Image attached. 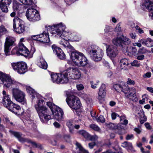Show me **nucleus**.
<instances>
[{
	"instance_id": "53",
	"label": "nucleus",
	"mask_w": 153,
	"mask_h": 153,
	"mask_svg": "<svg viewBox=\"0 0 153 153\" xmlns=\"http://www.w3.org/2000/svg\"><path fill=\"white\" fill-rule=\"evenodd\" d=\"M31 37L33 40L40 41V40L39 39H40L39 37V34L32 36H31Z\"/></svg>"
},
{
	"instance_id": "31",
	"label": "nucleus",
	"mask_w": 153,
	"mask_h": 153,
	"mask_svg": "<svg viewBox=\"0 0 153 153\" xmlns=\"http://www.w3.org/2000/svg\"><path fill=\"white\" fill-rule=\"evenodd\" d=\"M60 74L53 73L51 75V79L52 82L54 83H56L58 84L59 83V81Z\"/></svg>"
},
{
	"instance_id": "7",
	"label": "nucleus",
	"mask_w": 153,
	"mask_h": 153,
	"mask_svg": "<svg viewBox=\"0 0 153 153\" xmlns=\"http://www.w3.org/2000/svg\"><path fill=\"white\" fill-rule=\"evenodd\" d=\"M112 42L114 45L119 47L123 51L125 50L127 51V45H129L131 42L128 38L124 36L114 39Z\"/></svg>"
},
{
	"instance_id": "23",
	"label": "nucleus",
	"mask_w": 153,
	"mask_h": 153,
	"mask_svg": "<svg viewBox=\"0 0 153 153\" xmlns=\"http://www.w3.org/2000/svg\"><path fill=\"white\" fill-rule=\"evenodd\" d=\"M144 5L150 11V16L153 17V0H145Z\"/></svg>"
},
{
	"instance_id": "39",
	"label": "nucleus",
	"mask_w": 153,
	"mask_h": 153,
	"mask_svg": "<svg viewBox=\"0 0 153 153\" xmlns=\"http://www.w3.org/2000/svg\"><path fill=\"white\" fill-rule=\"evenodd\" d=\"M148 52L147 50L143 47H141L138 50V53L139 54H143L147 53Z\"/></svg>"
},
{
	"instance_id": "49",
	"label": "nucleus",
	"mask_w": 153,
	"mask_h": 153,
	"mask_svg": "<svg viewBox=\"0 0 153 153\" xmlns=\"http://www.w3.org/2000/svg\"><path fill=\"white\" fill-rule=\"evenodd\" d=\"M131 53L134 56H135L136 54H137V50L135 47H132L131 48Z\"/></svg>"
},
{
	"instance_id": "29",
	"label": "nucleus",
	"mask_w": 153,
	"mask_h": 153,
	"mask_svg": "<svg viewBox=\"0 0 153 153\" xmlns=\"http://www.w3.org/2000/svg\"><path fill=\"white\" fill-rule=\"evenodd\" d=\"M37 65L39 67L45 69H46L47 68V64L43 58H40L37 62Z\"/></svg>"
},
{
	"instance_id": "34",
	"label": "nucleus",
	"mask_w": 153,
	"mask_h": 153,
	"mask_svg": "<svg viewBox=\"0 0 153 153\" xmlns=\"http://www.w3.org/2000/svg\"><path fill=\"white\" fill-rule=\"evenodd\" d=\"M78 133L82 135L85 138H88L89 137V134L86 131L84 130H82L78 132Z\"/></svg>"
},
{
	"instance_id": "11",
	"label": "nucleus",
	"mask_w": 153,
	"mask_h": 153,
	"mask_svg": "<svg viewBox=\"0 0 153 153\" xmlns=\"http://www.w3.org/2000/svg\"><path fill=\"white\" fill-rule=\"evenodd\" d=\"M27 19L31 22H36L40 19V17L38 11L33 8H28L26 12Z\"/></svg>"
},
{
	"instance_id": "46",
	"label": "nucleus",
	"mask_w": 153,
	"mask_h": 153,
	"mask_svg": "<svg viewBox=\"0 0 153 153\" xmlns=\"http://www.w3.org/2000/svg\"><path fill=\"white\" fill-rule=\"evenodd\" d=\"M97 121L98 122L104 123L105 121V119L102 116L100 115L97 119Z\"/></svg>"
},
{
	"instance_id": "17",
	"label": "nucleus",
	"mask_w": 153,
	"mask_h": 153,
	"mask_svg": "<svg viewBox=\"0 0 153 153\" xmlns=\"http://www.w3.org/2000/svg\"><path fill=\"white\" fill-rule=\"evenodd\" d=\"M106 52L107 56L111 58L116 57L118 53L116 47L112 45H109L107 47Z\"/></svg>"
},
{
	"instance_id": "26",
	"label": "nucleus",
	"mask_w": 153,
	"mask_h": 153,
	"mask_svg": "<svg viewBox=\"0 0 153 153\" xmlns=\"http://www.w3.org/2000/svg\"><path fill=\"white\" fill-rule=\"evenodd\" d=\"M120 67L121 69L126 70L128 69L129 64L128 60L126 59H121L120 62Z\"/></svg>"
},
{
	"instance_id": "3",
	"label": "nucleus",
	"mask_w": 153,
	"mask_h": 153,
	"mask_svg": "<svg viewBox=\"0 0 153 153\" xmlns=\"http://www.w3.org/2000/svg\"><path fill=\"white\" fill-rule=\"evenodd\" d=\"M70 57L74 63L77 66L84 67L88 63L87 58L82 53L77 51L72 52Z\"/></svg>"
},
{
	"instance_id": "63",
	"label": "nucleus",
	"mask_w": 153,
	"mask_h": 153,
	"mask_svg": "<svg viewBox=\"0 0 153 153\" xmlns=\"http://www.w3.org/2000/svg\"><path fill=\"white\" fill-rule=\"evenodd\" d=\"M146 90L150 92L153 93V88L148 87L146 88Z\"/></svg>"
},
{
	"instance_id": "40",
	"label": "nucleus",
	"mask_w": 153,
	"mask_h": 153,
	"mask_svg": "<svg viewBox=\"0 0 153 153\" xmlns=\"http://www.w3.org/2000/svg\"><path fill=\"white\" fill-rule=\"evenodd\" d=\"M90 127L94 131L100 132V128L97 125L94 124H91L90 126Z\"/></svg>"
},
{
	"instance_id": "27",
	"label": "nucleus",
	"mask_w": 153,
	"mask_h": 153,
	"mask_svg": "<svg viewBox=\"0 0 153 153\" xmlns=\"http://www.w3.org/2000/svg\"><path fill=\"white\" fill-rule=\"evenodd\" d=\"M27 91L32 96V100L34 99H36L39 94L36 92L34 89L30 87H27L26 88Z\"/></svg>"
},
{
	"instance_id": "30",
	"label": "nucleus",
	"mask_w": 153,
	"mask_h": 153,
	"mask_svg": "<svg viewBox=\"0 0 153 153\" xmlns=\"http://www.w3.org/2000/svg\"><path fill=\"white\" fill-rule=\"evenodd\" d=\"M76 149L77 153H88V152L85 150L82 147L81 144L76 142Z\"/></svg>"
},
{
	"instance_id": "9",
	"label": "nucleus",
	"mask_w": 153,
	"mask_h": 153,
	"mask_svg": "<svg viewBox=\"0 0 153 153\" xmlns=\"http://www.w3.org/2000/svg\"><path fill=\"white\" fill-rule=\"evenodd\" d=\"M13 97L16 100L23 105L26 104L25 98V94L24 92L17 88H13L12 89Z\"/></svg>"
},
{
	"instance_id": "21",
	"label": "nucleus",
	"mask_w": 153,
	"mask_h": 153,
	"mask_svg": "<svg viewBox=\"0 0 153 153\" xmlns=\"http://www.w3.org/2000/svg\"><path fill=\"white\" fill-rule=\"evenodd\" d=\"M59 78V84H64L67 83L69 79V76L67 71L60 74Z\"/></svg>"
},
{
	"instance_id": "19",
	"label": "nucleus",
	"mask_w": 153,
	"mask_h": 153,
	"mask_svg": "<svg viewBox=\"0 0 153 153\" xmlns=\"http://www.w3.org/2000/svg\"><path fill=\"white\" fill-rule=\"evenodd\" d=\"M18 48L19 50L20 55L25 57L29 56V51L23 43H19Z\"/></svg>"
},
{
	"instance_id": "38",
	"label": "nucleus",
	"mask_w": 153,
	"mask_h": 153,
	"mask_svg": "<svg viewBox=\"0 0 153 153\" xmlns=\"http://www.w3.org/2000/svg\"><path fill=\"white\" fill-rule=\"evenodd\" d=\"M99 81L98 80L96 81V82L93 81H91L90 84L91 87L93 89H96L97 88V86L99 84Z\"/></svg>"
},
{
	"instance_id": "41",
	"label": "nucleus",
	"mask_w": 153,
	"mask_h": 153,
	"mask_svg": "<svg viewBox=\"0 0 153 153\" xmlns=\"http://www.w3.org/2000/svg\"><path fill=\"white\" fill-rule=\"evenodd\" d=\"M28 143H31L33 147L40 148L41 147L40 144H37L35 142L32 141L30 140H29Z\"/></svg>"
},
{
	"instance_id": "36",
	"label": "nucleus",
	"mask_w": 153,
	"mask_h": 153,
	"mask_svg": "<svg viewBox=\"0 0 153 153\" xmlns=\"http://www.w3.org/2000/svg\"><path fill=\"white\" fill-rule=\"evenodd\" d=\"M21 3L25 5H31L33 3L32 0H19Z\"/></svg>"
},
{
	"instance_id": "54",
	"label": "nucleus",
	"mask_w": 153,
	"mask_h": 153,
	"mask_svg": "<svg viewBox=\"0 0 153 153\" xmlns=\"http://www.w3.org/2000/svg\"><path fill=\"white\" fill-rule=\"evenodd\" d=\"M76 88L77 90L80 91L82 90L84 88V86L82 84H80L76 85Z\"/></svg>"
},
{
	"instance_id": "4",
	"label": "nucleus",
	"mask_w": 153,
	"mask_h": 153,
	"mask_svg": "<svg viewBox=\"0 0 153 153\" xmlns=\"http://www.w3.org/2000/svg\"><path fill=\"white\" fill-rule=\"evenodd\" d=\"M86 51L95 61H100L104 54L103 50L96 45L88 47Z\"/></svg>"
},
{
	"instance_id": "16",
	"label": "nucleus",
	"mask_w": 153,
	"mask_h": 153,
	"mask_svg": "<svg viewBox=\"0 0 153 153\" xmlns=\"http://www.w3.org/2000/svg\"><path fill=\"white\" fill-rule=\"evenodd\" d=\"M0 79L4 86L6 87H10L13 83L10 77L1 72H0Z\"/></svg>"
},
{
	"instance_id": "1",
	"label": "nucleus",
	"mask_w": 153,
	"mask_h": 153,
	"mask_svg": "<svg viewBox=\"0 0 153 153\" xmlns=\"http://www.w3.org/2000/svg\"><path fill=\"white\" fill-rule=\"evenodd\" d=\"M66 26L62 23L55 25L51 27L52 33L56 34L61 39L59 42V44L66 49L71 50H73V48L69 44L68 41L71 38L70 32L64 31Z\"/></svg>"
},
{
	"instance_id": "51",
	"label": "nucleus",
	"mask_w": 153,
	"mask_h": 153,
	"mask_svg": "<svg viewBox=\"0 0 153 153\" xmlns=\"http://www.w3.org/2000/svg\"><path fill=\"white\" fill-rule=\"evenodd\" d=\"M137 59L139 60H142L144 58V55L143 54H139L138 53H137Z\"/></svg>"
},
{
	"instance_id": "10",
	"label": "nucleus",
	"mask_w": 153,
	"mask_h": 153,
	"mask_svg": "<svg viewBox=\"0 0 153 153\" xmlns=\"http://www.w3.org/2000/svg\"><path fill=\"white\" fill-rule=\"evenodd\" d=\"M44 101L43 100H39L37 104L35 105V108L39 115L40 120L44 123V120L43 119V115L47 113L48 110L45 106L43 105V102Z\"/></svg>"
},
{
	"instance_id": "24",
	"label": "nucleus",
	"mask_w": 153,
	"mask_h": 153,
	"mask_svg": "<svg viewBox=\"0 0 153 153\" xmlns=\"http://www.w3.org/2000/svg\"><path fill=\"white\" fill-rule=\"evenodd\" d=\"M40 42L44 43H48L50 42L48 33L44 31L42 33L39 34Z\"/></svg>"
},
{
	"instance_id": "62",
	"label": "nucleus",
	"mask_w": 153,
	"mask_h": 153,
	"mask_svg": "<svg viewBox=\"0 0 153 153\" xmlns=\"http://www.w3.org/2000/svg\"><path fill=\"white\" fill-rule=\"evenodd\" d=\"M96 143L95 142L89 143L88 146L89 148L91 149L93 148V147L95 145Z\"/></svg>"
},
{
	"instance_id": "59",
	"label": "nucleus",
	"mask_w": 153,
	"mask_h": 153,
	"mask_svg": "<svg viewBox=\"0 0 153 153\" xmlns=\"http://www.w3.org/2000/svg\"><path fill=\"white\" fill-rule=\"evenodd\" d=\"M142 98V101L145 102L146 101H147L148 100V96L146 94H144L143 95Z\"/></svg>"
},
{
	"instance_id": "58",
	"label": "nucleus",
	"mask_w": 153,
	"mask_h": 153,
	"mask_svg": "<svg viewBox=\"0 0 153 153\" xmlns=\"http://www.w3.org/2000/svg\"><path fill=\"white\" fill-rule=\"evenodd\" d=\"M45 99L47 100H49L50 101L52 100V99L51 97L48 94H47L45 95Z\"/></svg>"
},
{
	"instance_id": "50",
	"label": "nucleus",
	"mask_w": 153,
	"mask_h": 153,
	"mask_svg": "<svg viewBox=\"0 0 153 153\" xmlns=\"http://www.w3.org/2000/svg\"><path fill=\"white\" fill-rule=\"evenodd\" d=\"M127 83L128 85H134L135 84L134 81L131 80L130 78H128V80L127 81Z\"/></svg>"
},
{
	"instance_id": "64",
	"label": "nucleus",
	"mask_w": 153,
	"mask_h": 153,
	"mask_svg": "<svg viewBox=\"0 0 153 153\" xmlns=\"http://www.w3.org/2000/svg\"><path fill=\"white\" fill-rule=\"evenodd\" d=\"M119 117L120 118V120L121 121H123L125 119V118H126V117L124 115H123L120 116H119Z\"/></svg>"
},
{
	"instance_id": "44",
	"label": "nucleus",
	"mask_w": 153,
	"mask_h": 153,
	"mask_svg": "<svg viewBox=\"0 0 153 153\" xmlns=\"http://www.w3.org/2000/svg\"><path fill=\"white\" fill-rule=\"evenodd\" d=\"M147 120L146 116H145L144 114H143L140 118V123L141 124H143Z\"/></svg>"
},
{
	"instance_id": "35",
	"label": "nucleus",
	"mask_w": 153,
	"mask_h": 153,
	"mask_svg": "<svg viewBox=\"0 0 153 153\" xmlns=\"http://www.w3.org/2000/svg\"><path fill=\"white\" fill-rule=\"evenodd\" d=\"M9 132L11 135L14 136L18 139H19L22 136V134L19 132H15L12 130H10Z\"/></svg>"
},
{
	"instance_id": "37",
	"label": "nucleus",
	"mask_w": 153,
	"mask_h": 153,
	"mask_svg": "<svg viewBox=\"0 0 153 153\" xmlns=\"http://www.w3.org/2000/svg\"><path fill=\"white\" fill-rule=\"evenodd\" d=\"M8 33V31L5 27L3 25H1L0 26V33L2 34H4Z\"/></svg>"
},
{
	"instance_id": "55",
	"label": "nucleus",
	"mask_w": 153,
	"mask_h": 153,
	"mask_svg": "<svg viewBox=\"0 0 153 153\" xmlns=\"http://www.w3.org/2000/svg\"><path fill=\"white\" fill-rule=\"evenodd\" d=\"M111 116L113 120H115L117 116L119 117V115L115 112H113L111 114Z\"/></svg>"
},
{
	"instance_id": "20",
	"label": "nucleus",
	"mask_w": 153,
	"mask_h": 153,
	"mask_svg": "<svg viewBox=\"0 0 153 153\" xmlns=\"http://www.w3.org/2000/svg\"><path fill=\"white\" fill-rule=\"evenodd\" d=\"M11 2V0H1L0 1V8L3 12L6 13L8 12V7Z\"/></svg>"
},
{
	"instance_id": "15",
	"label": "nucleus",
	"mask_w": 153,
	"mask_h": 153,
	"mask_svg": "<svg viewBox=\"0 0 153 153\" xmlns=\"http://www.w3.org/2000/svg\"><path fill=\"white\" fill-rule=\"evenodd\" d=\"M66 71L69 79H78L81 76V73L80 71L76 68H68Z\"/></svg>"
},
{
	"instance_id": "56",
	"label": "nucleus",
	"mask_w": 153,
	"mask_h": 153,
	"mask_svg": "<svg viewBox=\"0 0 153 153\" xmlns=\"http://www.w3.org/2000/svg\"><path fill=\"white\" fill-rule=\"evenodd\" d=\"M134 138V135L132 134H128L126 137V139L127 140H130Z\"/></svg>"
},
{
	"instance_id": "45",
	"label": "nucleus",
	"mask_w": 153,
	"mask_h": 153,
	"mask_svg": "<svg viewBox=\"0 0 153 153\" xmlns=\"http://www.w3.org/2000/svg\"><path fill=\"white\" fill-rule=\"evenodd\" d=\"M131 65L132 66L139 67L140 66V64L138 62L137 60H135L131 63Z\"/></svg>"
},
{
	"instance_id": "42",
	"label": "nucleus",
	"mask_w": 153,
	"mask_h": 153,
	"mask_svg": "<svg viewBox=\"0 0 153 153\" xmlns=\"http://www.w3.org/2000/svg\"><path fill=\"white\" fill-rule=\"evenodd\" d=\"M19 50L18 48L16 47L13 48L11 51V53L13 54H16L17 55H20Z\"/></svg>"
},
{
	"instance_id": "12",
	"label": "nucleus",
	"mask_w": 153,
	"mask_h": 153,
	"mask_svg": "<svg viewBox=\"0 0 153 153\" xmlns=\"http://www.w3.org/2000/svg\"><path fill=\"white\" fill-rule=\"evenodd\" d=\"M13 27L15 31L19 33H22L25 31V26L24 22L18 17H15L13 20Z\"/></svg>"
},
{
	"instance_id": "25",
	"label": "nucleus",
	"mask_w": 153,
	"mask_h": 153,
	"mask_svg": "<svg viewBox=\"0 0 153 153\" xmlns=\"http://www.w3.org/2000/svg\"><path fill=\"white\" fill-rule=\"evenodd\" d=\"M139 42L149 47H151L153 46V41L150 38L146 39H141Z\"/></svg>"
},
{
	"instance_id": "2",
	"label": "nucleus",
	"mask_w": 153,
	"mask_h": 153,
	"mask_svg": "<svg viewBox=\"0 0 153 153\" xmlns=\"http://www.w3.org/2000/svg\"><path fill=\"white\" fill-rule=\"evenodd\" d=\"M113 88L117 92H123L126 94L128 98L133 101H136L137 100L135 88H129L128 87L127 85L124 82H122L120 84L114 85Z\"/></svg>"
},
{
	"instance_id": "33",
	"label": "nucleus",
	"mask_w": 153,
	"mask_h": 153,
	"mask_svg": "<svg viewBox=\"0 0 153 153\" xmlns=\"http://www.w3.org/2000/svg\"><path fill=\"white\" fill-rule=\"evenodd\" d=\"M113 30L112 28L108 25L105 26L104 29L105 34L106 36H109L111 34V32Z\"/></svg>"
},
{
	"instance_id": "43",
	"label": "nucleus",
	"mask_w": 153,
	"mask_h": 153,
	"mask_svg": "<svg viewBox=\"0 0 153 153\" xmlns=\"http://www.w3.org/2000/svg\"><path fill=\"white\" fill-rule=\"evenodd\" d=\"M51 119H52L51 116L49 115H47L45 114L43 115V119L44 120V123L45 122V121H47Z\"/></svg>"
},
{
	"instance_id": "60",
	"label": "nucleus",
	"mask_w": 153,
	"mask_h": 153,
	"mask_svg": "<svg viewBox=\"0 0 153 153\" xmlns=\"http://www.w3.org/2000/svg\"><path fill=\"white\" fill-rule=\"evenodd\" d=\"M19 141L21 142H27L28 143V141L29 140H28L26 138H21V137L19 139H18Z\"/></svg>"
},
{
	"instance_id": "22",
	"label": "nucleus",
	"mask_w": 153,
	"mask_h": 153,
	"mask_svg": "<svg viewBox=\"0 0 153 153\" xmlns=\"http://www.w3.org/2000/svg\"><path fill=\"white\" fill-rule=\"evenodd\" d=\"M106 89L105 85L102 84L100 87L98 93V98L99 100H101L104 98L106 94Z\"/></svg>"
},
{
	"instance_id": "5",
	"label": "nucleus",
	"mask_w": 153,
	"mask_h": 153,
	"mask_svg": "<svg viewBox=\"0 0 153 153\" xmlns=\"http://www.w3.org/2000/svg\"><path fill=\"white\" fill-rule=\"evenodd\" d=\"M47 105L52 111L53 118L58 121H60L63 119V113L61 108L57 107L50 101L47 102Z\"/></svg>"
},
{
	"instance_id": "57",
	"label": "nucleus",
	"mask_w": 153,
	"mask_h": 153,
	"mask_svg": "<svg viewBox=\"0 0 153 153\" xmlns=\"http://www.w3.org/2000/svg\"><path fill=\"white\" fill-rule=\"evenodd\" d=\"M151 74L150 72H148L146 73L143 75L144 78H149L151 76Z\"/></svg>"
},
{
	"instance_id": "18",
	"label": "nucleus",
	"mask_w": 153,
	"mask_h": 153,
	"mask_svg": "<svg viewBox=\"0 0 153 153\" xmlns=\"http://www.w3.org/2000/svg\"><path fill=\"white\" fill-rule=\"evenodd\" d=\"M52 47L53 52L57 55L60 59H63L65 58V55L60 48L55 45H52Z\"/></svg>"
},
{
	"instance_id": "47",
	"label": "nucleus",
	"mask_w": 153,
	"mask_h": 153,
	"mask_svg": "<svg viewBox=\"0 0 153 153\" xmlns=\"http://www.w3.org/2000/svg\"><path fill=\"white\" fill-rule=\"evenodd\" d=\"M70 33L71 34V38L70 40L73 41H77L79 40V38L77 36L73 35L72 33Z\"/></svg>"
},
{
	"instance_id": "13",
	"label": "nucleus",
	"mask_w": 153,
	"mask_h": 153,
	"mask_svg": "<svg viewBox=\"0 0 153 153\" xmlns=\"http://www.w3.org/2000/svg\"><path fill=\"white\" fill-rule=\"evenodd\" d=\"M15 38L13 37L8 36L6 37L4 46V52L6 56L10 55V52L12 47L15 45Z\"/></svg>"
},
{
	"instance_id": "52",
	"label": "nucleus",
	"mask_w": 153,
	"mask_h": 153,
	"mask_svg": "<svg viewBox=\"0 0 153 153\" xmlns=\"http://www.w3.org/2000/svg\"><path fill=\"white\" fill-rule=\"evenodd\" d=\"M62 138L65 141H67L70 139V136L69 134H64Z\"/></svg>"
},
{
	"instance_id": "28",
	"label": "nucleus",
	"mask_w": 153,
	"mask_h": 153,
	"mask_svg": "<svg viewBox=\"0 0 153 153\" xmlns=\"http://www.w3.org/2000/svg\"><path fill=\"white\" fill-rule=\"evenodd\" d=\"M122 146L126 149L129 152L134 151V150L132 143H131L125 141L122 143Z\"/></svg>"
},
{
	"instance_id": "8",
	"label": "nucleus",
	"mask_w": 153,
	"mask_h": 153,
	"mask_svg": "<svg viewBox=\"0 0 153 153\" xmlns=\"http://www.w3.org/2000/svg\"><path fill=\"white\" fill-rule=\"evenodd\" d=\"M66 101L69 107L72 109L76 110L80 107V102L79 98L71 94L67 93Z\"/></svg>"
},
{
	"instance_id": "14",
	"label": "nucleus",
	"mask_w": 153,
	"mask_h": 153,
	"mask_svg": "<svg viewBox=\"0 0 153 153\" xmlns=\"http://www.w3.org/2000/svg\"><path fill=\"white\" fill-rule=\"evenodd\" d=\"M12 66L15 71L20 74L25 73L27 71V65L23 62L12 63Z\"/></svg>"
},
{
	"instance_id": "6",
	"label": "nucleus",
	"mask_w": 153,
	"mask_h": 153,
	"mask_svg": "<svg viewBox=\"0 0 153 153\" xmlns=\"http://www.w3.org/2000/svg\"><path fill=\"white\" fill-rule=\"evenodd\" d=\"M2 102L8 110L15 114H17L18 111L21 109L19 106L11 101L9 95L3 97Z\"/></svg>"
},
{
	"instance_id": "61",
	"label": "nucleus",
	"mask_w": 153,
	"mask_h": 153,
	"mask_svg": "<svg viewBox=\"0 0 153 153\" xmlns=\"http://www.w3.org/2000/svg\"><path fill=\"white\" fill-rule=\"evenodd\" d=\"M66 125L69 128H73V126L70 121H68L66 123Z\"/></svg>"
},
{
	"instance_id": "48",
	"label": "nucleus",
	"mask_w": 153,
	"mask_h": 153,
	"mask_svg": "<svg viewBox=\"0 0 153 153\" xmlns=\"http://www.w3.org/2000/svg\"><path fill=\"white\" fill-rule=\"evenodd\" d=\"M88 138L91 141H96L97 140L98 137L96 135L90 136L89 134V137Z\"/></svg>"
},
{
	"instance_id": "32",
	"label": "nucleus",
	"mask_w": 153,
	"mask_h": 153,
	"mask_svg": "<svg viewBox=\"0 0 153 153\" xmlns=\"http://www.w3.org/2000/svg\"><path fill=\"white\" fill-rule=\"evenodd\" d=\"M19 5H20V4L18 3L16 1H14L13 2V8L14 10L13 12L12 13L10 14V16L12 17H14L15 16L16 13L15 12V10H17L19 8Z\"/></svg>"
}]
</instances>
